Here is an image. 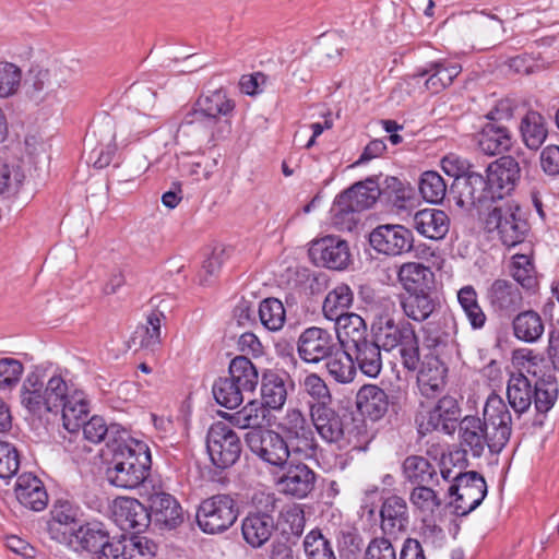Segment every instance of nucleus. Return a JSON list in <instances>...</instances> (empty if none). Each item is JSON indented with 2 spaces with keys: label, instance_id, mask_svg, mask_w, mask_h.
<instances>
[{
  "label": "nucleus",
  "instance_id": "nucleus-1",
  "mask_svg": "<svg viewBox=\"0 0 559 559\" xmlns=\"http://www.w3.org/2000/svg\"><path fill=\"white\" fill-rule=\"evenodd\" d=\"M456 429L461 449L450 453V461L466 467L467 453L478 459L486 447L491 454H499L506 448L512 432V416L503 400L492 393L486 401L483 418L467 415Z\"/></svg>",
  "mask_w": 559,
  "mask_h": 559
},
{
  "label": "nucleus",
  "instance_id": "nucleus-2",
  "mask_svg": "<svg viewBox=\"0 0 559 559\" xmlns=\"http://www.w3.org/2000/svg\"><path fill=\"white\" fill-rule=\"evenodd\" d=\"M397 277L405 290L399 295L400 305L408 319L424 322L441 309L435 273L429 266L417 262L404 263Z\"/></svg>",
  "mask_w": 559,
  "mask_h": 559
},
{
  "label": "nucleus",
  "instance_id": "nucleus-3",
  "mask_svg": "<svg viewBox=\"0 0 559 559\" xmlns=\"http://www.w3.org/2000/svg\"><path fill=\"white\" fill-rule=\"evenodd\" d=\"M107 455L105 476L107 481L118 488L135 489L148 477L152 457L148 445L130 435Z\"/></svg>",
  "mask_w": 559,
  "mask_h": 559
},
{
  "label": "nucleus",
  "instance_id": "nucleus-4",
  "mask_svg": "<svg viewBox=\"0 0 559 559\" xmlns=\"http://www.w3.org/2000/svg\"><path fill=\"white\" fill-rule=\"evenodd\" d=\"M385 310L394 307L390 298H383ZM370 333L377 340L384 352L399 349L402 366L408 371H415L420 364L419 337L416 334L414 325L405 320L395 321L388 312L376 314Z\"/></svg>",
  "mask_w": 559,
  "mask_h": 559
},
{
  "label": "nucleus",
  "instance_id": "nucleus-5",
  "mask_svg": "<svg viewBox=\"0 0 559 559\" xmlns=\"http://www.w3.org/2000/svg\"><path fill=\"white\" fill-rule=\"evenodd\" d=\"M236 103L225 88L202 93L183 115L180 127L199 124L211 132L213 141L225 140L231 132Z\"/></svg>",
  "mask_w": 559,
  "mask_h": 559
},
{
  "label": "nucleus",
  "instance_id": "nucleus-6",
  "mask_svg": "<svg viewBox=\"0 0 559 559\" xmlns=\"http://www.w3.org/2000/svg\"><path fill=\"white\" fill-rule=\"evenodd\" d=\"M378 179V176L368 177L335 197L330 214L332 224L337 229L352 231L359 222V214L381 198Z\"/></svg>",
  "mask_w": 559,
  "mask_h": 559
},
{
  "label": "nucleus",
  "instance_id": "nucleus-7",
  "mask_svg": "<svg viewBox=\"0 0 559 559\" xmlns=\"http://www.w3.org/2000/svg\"><path fill=\"white\" fill-rule=\"evenodd\" d=\"M455 163L456 173L453 174L454 180L449 194L459 207L468 212L476 210L480 214L481 210L489 209L498 201L488 173L483 175L476 171L469 163L465 165L459 159Z\"/></svg>",
  "mask_w": 559,
  "mask_h": 559
},
{
  "label": "nucleus",
  "instance_id": "nucleus-8",
  "mask_svg": "<svg viewBox=\"0 0 559 559\" xmlns=\"http://www.w3.org/2000/svg\"><path fill=\"white\" fill-rule=\"evenodd\" d=\"M344 346L352 354L359 370L370 377L379 376L382 368L381 345L368 332L365 320L356 313H349L347 324H344Z\"/></svg>",
  "mask_w": 559,
  "mask_h": 559
},
{
  "label": "nucleus",
  "instance_id": "nucleus-9",
  "mask_svg": "<svg viewBox=\"0 0 559 559\" xmlns=\"http://www.w3.org/2000/svg\"><path fill=\"white\" fill-rule=\"evenodd\" d=\"M45 388L46 413L62 414L63 427L71 433L79 432V419L88 411L90 401L82 390H71L60 376L51 377Z\"/></svg>",
  "mask_w": 559,
  "mask_h": 559
},
{
  "label": "nucleus",
  "instance_id": "nucleus-10",
  "mask_svg": "<svg viewBox=\"0 0 559 559\" xmlns=\"http://www.w3.org/2000/svg\"><path fill=\"white\" fill-rule=\"evenodd\" d=\"M278 502L274 493H254L252 510L241 522L242 537L252 548L263 546L276 530L275 513L278 511Z\"/></svg>",
  "mask_w": 559,
  "mask_h": 559
},
{
  "label": "nucleus",
  "instance_id": "nucleus-11",
  "mask_svg": "<svg viewBox=\"0 0 559 559\" xmlns=\"http://www.w3.org/2000/svg\"><path fill=\"white\" fill-rule=\"evenodd\" d=\"M441 477L452 481L448 489L450 497H455L451 502L456 516H466L476 510L487 496V483L481 474L476 471H460L452 476V471L447 467L440 468Z\"/></svg>",
  "mask_w": 559,
  "mask_h": 559
},
{
  "label": "nucleus",
  "instance_id": "nucleus-12",
  "mask_svg": "<svg viewBox=\"0 0 559 559\" xmlns=\"http://www.w3.org/2000/svg\"><path fill=\"white\" fill-rule=\"evenodd\" d=\"M484 225L488 233L497 231L500 241L508 248L524 242L530 231L525 213L514 201L493 206L488 212Z\"/></svg>",
  "mask_w": 559,
  "mask_h": 559
},
{
  "label": "nucleus",
  "instance_id": "nucleus-13",
  "mask_svg": "<svg viewBox=\"0 0 559 559\" xmlns=\"http://www.w3.org/2000/svg\"><path fill=\"white\" fill-rule=\"evenodd\" d=\"M239 514L236 500L224 493L201 501L197 510V523L205 534H218L231 527Z\"/></svg>",
  "mask_w": 559,
  "mask_h": 559
},
{
  "label": "nucleus",
  "instance_id": "nucleus-14",
  "mask_svg": "<svg viewBox=\"0 0 559 559\" xmlns=\"http://www.w3.org/2000/svg\"><path fill=\"white\" fill-rule=\"evenodd\" d=\"M206 449L213 465L227 469L239 461L242 443L233 428L223 421H216L207 431Z\"/></svg>",
  "mask_w": 559,
  "mask_h": 559
},
{
  "label": "nucleus",
  "instance_id": "nucleus-15",
  "mask_svg": "<svg viewBox=\"0 0 559 559\" xmlns=\"http://www.w3.org/2000/svg\"><path fill=\"white\" fill-rule=\"evenodd\" d=\"M277 432L287 444L289 454L311 457L316 454L317 442L311 425L299 409L288 411L277 426Z\"/></svg>",
  "mask_w": 559,
  "mask_h": 559
},
{
  "label": "nucleus",
  "instance_id": "nucleus-16",
  "mask_svg": "<svg viewBox=\"0 0 559 559\" xmlns=\"http://www.w3.org/2000/svg\"><path fill=\"white\" fill-rule=\"evenodd\" d=\"M243 440L250 452L269 465L284 468L290 457L282 435L275 430L266 428L247 430Z\"/></svg>",
  "mask_w": 559,
  "mask_h": 559
},
{
  "label": "nucleus",
  "instance_id": "nucleus-17",
  "mask_svg": "<svg viewBox=\"0 0 559 559\" xmlns=\"http://www.w3.org/2000/svg\"><path fill=\"white\" fill-rule=\"evenodd\" d=\"M341 344L344 343L338 335L323 328L310 326L300 333L297 353L302 361L316 365L331 357Z\"/></svg>",
  "mask_w": 559,
  "mask_h": 559
},
{
  "label": "nucleus",
  "instance_id": "nucleus-18",
  "mask_svg": "<svg viewBox=\"0 0 559 559\" xmlns=\"http://www.w3.org/2000/svg\"><path fill=\"white\" fill-rule=\"evenodd\" d=\"M308 254L316 266L335 271L347 269L352 262L348 242L334 235L313 240Z\"/></svg>",
  "mask_w": 559,
  "mask_h": 559
},
{
  "label": "nucleus",
  "instance_id": "nucleus-19",
  "mask_svg": "<svg viewBox=\"0 0 559 559\" xmlns=\"http://www.w3.org/2000/svg\"><path fill=\"white\" fill-rule=\"evenodd\" d=\"M369 243L379 253L396 257L413 249L414 237L403 225L384 224L369 234Z\"/></svg>",
  "mask_w": 559,
  "mask_h": 559
},
{
  "label": "nucleus",
  "instance_id": "nucleus-20",
  "mask_svg": "<svg viewBox=\"0 0 559 559\" xmlns=\"http://www.w3.org/2000/svg\"><path fill=\"white\" fill-rule=\"evenodd\" d=\"M533 377L536 380L532 384V403L534 402L536 414L532 420V427L537 429L544 426L547 413L557 401L559 389L551 370H534Z\"/></svg>",
  "mask_w": 559,
  "mask_h": 559
},
{
  "label": "nucleus",
  "instance_id": "nucleus-21",
  "mask_svg": "<svg viewBox=\"0 0 559 559\" xmlns=\"http://www.w3.org/2000/svg\"><path fill=\"white\" fill-rule=\"evenodd\" d=\"M485 173H488L489 182L498 200L511 195L521 180L520 164L511 155H502L489 163Z\"/></svg>",
  "mask_w": 559,
  "mask_h": 559
},
{
  "label": "nucleus",
  "instance_id": "nucleus-22",
  "mask_svg": "<svg viewBox=\"0 0 559 559\" xmlns=\"http://www.w3.org/2000/svg\"><path fill=\"white\" fill-rule=\"evenodd\" d=\"M151 523L159 530H176L183 523V510L179 501L170 493L156 491L148 497Z\"/></svg>",
  "mask_w": 559,
  "mask_h": 559
},
{
  "label": "nucleus",
  "instance_id": "nucleus-23",
  "mask_svg": "<svg viewBox=\"0 0 559 559\" xmlns=\"http://www.w3.org/2000/svg\"><path fill=\"white\" fill-rule=\"evenodd\" d=\"M90 409L82 414L79 419V430L82 429L84 439L91 443L106 442L107 453L112 450L120 442H124V439L130 432L119 424L107 425L102 416H93L88 420L86 417Z\"/></svg>",
  "mask_w": 559,
  "mask_h": 559
},
{
  "label": "nucleus",
  "instance_id": "nucleus-24",
  "mask_svg": "<svg viewBox=\"0 0 559 559\" xmlns=\"http://www.w3.org/2000/svg\"><path fill=\"white\" fill-rule=\"evenodd\" d=\"M285 472L278 479L282 491L292 497L306 498L316 486L317 474L307 464L288 460Z\"/></svg>",
  "mask_w": 559,
  "mask_h": 559
},
{
  "label": "nucleus",
  "instance_id": "nucleus-25",
  "mask_svg": "<svg viewBox=\"0 0 559 559\" xmlns=\"http://www.w3.org/2000/svg\"><path fill=\"white\" fill-rule=\"evenodd\" d=\"M114 518L123 531L144 532L151 524L148 508L135 498L120 497L114 503Z\"/></svg>",
  "mask_w": 559,
  "mask_h": 559
},
{
  "label": "nucleus",
  "instance_id": "nucleus-26",
  "mask_svg": "<svg viewBox=\"0 0 559 559\" xmlns=\"http://www.w3.org/2000/svg\"><path fill=\"white\" fill-rule=\"evenodd\" d=\"M486 299L493 312L499 316L510 317L523 305V296L518 284L503 278H497L491 283Z\"/></svg>",
  "mask_w": 559,
  "mask_h": 559
},
{
  "label": "nucleus",
  "instance_id": "nucleus-27",
  "mask_svg": "<svg viewBox=\"0 0 559 559\" xmlns=\"http://www.w3.org/2000/svg\"><path fill=\"white\" fill-rule=\"evenodd\" d=\"M456 320L450 311L443 312L438 320L424 328L425 346L436 355L444 354L455 343Z\"/></svg>",
  "mask_w": 559,
  "mask_h": 559
},
{
  "label": "nucleus",
  "instance_id": "nucleus-28",
  "mask_svg": "<svg viewBox=\"0 0 559 559\" xmlns=\"http://www.w3.org/2000/svg\"><path fill=\"white\" fill-rule=\"evenodd\" d=\"M356 406L359 413L371 421L382 419L390 408L394 409L390 395L377 384H365L358 390Z\"/></svg>",
  "mask_w": 559,
  "mask_h": 559
},
{
  "label": "nucleus",
  "instance_id": "nucleus-29",
  "mask_svg": "<svg viewBox=\"0 0 559 559\" xmlns=\"http://www.w3.org/2000/svg\"><path fill=\"white\" fill-rule=\"evenodd\" d=\"M462 67L447 59L429 61L424 67L417 68L414 78H425V87L432 94H437L449 87L461 73Z\"/></svg>",
  "mask_w": 559,
  "mask_h": 559
},
{
  "label": "nucleus",
  "instance_id": "nucleus-30",
  "mask_svg": "<svg viewBox=\"0 0 559 559\" xmlns=\"http://www.w3.org/2000/svg\"><path fill=\"white\" fill-rule=\"evenodd\" d=\"M310 416L317 432L328 443H336L344 438L346 414L341 415L332 404L312 408Z\"/></svg>",
  "mask_w": 559,
  "mask_h": 559
},
{
  "label": "nucleus",
  "instance_id": "nucleus-31",
  "mask_svg": "<svg viewBox=\"0 0 559 559\" xmlns=\"http://www.w3.org/2000/svg\"><path fill=\"white\" fill-rule=\"evenodd\" d=\"M461 407L455 397L445 395L429 412L426 423L428 431H441L452 435L460 423Z\"/></svg>",
  "mask_w": 559,
  "mask_h": 559
},
{
  "label": "nucleus",
  "instance_id": "nucleus-32",
  "mask_svg": "<svg viewBox=\"0 0 559 559\" xmlns=\"http://www.w3.org/2000/svg\"><path fill=\"white\" fill-rule=\"evenodd\" d=\"M14 491L19 502L33 511H41L48 504V493L43 481L32 473L17 477Z\"/></svg>",
  "mask_w": 559,
  "mask_h": 559
},
{
  "label": "nucleus",
  "instance_id": "nucleus-33",
  "mask_svg": "<svg viewBox=\"0 0 559 559\" xmlns=\"http://www.w3.org/2000/svg\"><path fill=\"white\" fill-rule=\"evenodd\" d=\"M290 377L285 371L265 369L261 374V401L271 409H281L287 399V382Z\"/></svg>",
  "mask_w": 559,
  "mask_h": 559
},
{
  "label": "nucleus",
  "instance_id": "nucleus-34",
  "mask_svg": "<svg viewBox=\"0 0 559 559\" xmlns=\"http://www.w3.org/2000/svg\"><path fill=\"white\" fill-rule=\"evenodd\" d=\"M45 378L46 370L40 367H34L23 381L20 391L21 403L32 415L40 416L43 413H46L44 388Z\"/></svg>",
  "mask_w": 559,
  "mask_h": 559
},
{
  "label": "nucleus",
  "instance_id": "nucleus-35",
  "mask_svg": "<svg viewBox=\"0 0 559 559\" xmlns=\"http://www.w3.org/2000/svg\"><path fill=\"white\" fill-rule=\"evenodd\" d=\"M381 530L386 535L405 532L409 524L408 507L402 497H388L380 510Z\"/></svg>",
  "mask_w": 559,
  "mask_h": 559
},
{
  "label": "nucleus",
  "instance_id": "nucleus-36",
  "mask_svg": "<svg viewBox=\"0 0 559 559\" xmlns=\"http://www.w3.org/2000/svg\"><path fill=\"white\" fill-rule=\"evenodd\" d=\"M512 139V132L508 126L486 122L477 133V145L485 155H501L511 150Z\"/></svg>",
  "mask_w": 559,
  "mask_h": 559
},
{
  "label": "nucleus",
  "instance_id": "nucleus-37",
  "mask_svg": "<svg viewBox=\"0 0 559 559\" xmlns=\"http://www.w3.org/2000/svg\"><path fill=\"white\" fill-rule=\"evenodd\" d=\"M413 227L428 239L441 240L449 231L450 218L442 210L424 209L415 213Z\"/></svg>",
  "mask_w": 559,
  "mask_h": 559
},
{
  "label": "nucleus",
  "instance_id": "nucleus-38",
  "mask_svg": "<svg viewBox=\"0 0 559 559\" xmlns=\"http://www.w3.org/2000/svg\"><path fill=\"white\" fill-rule=\"evenodd\" d=\"M402 475L414 486L438 484L437 467L423 455H408L402 463Z\"/></svg>",
  "mask_w": 559,
  "mask_h": 559
},
{
  "label": "nucleus",
  "instance_id": "nucleus-39",
  "mask_svg": "<svg viewBox=\"0 0 559 559\" xmlns=\"http://www.w3.org/2000/svg\"><path fill=\"white\" fill-rule=\"evenodd\" d=\"M448 367L438 358L423 365L417 380L421 394L426 397H435L441 393L447 384Z\"/></svg>",
  "mask_w": 559,
  "mask_h": 559
},
{
  "label": "nucleus",
  "instance_id": "nucleus-40",
  "mask_svg": "<svg viewBox=\"0 0 559 559\" xmlns=\"http://www.w3.org/2000/svg\"><path fill=\"white\" fill-rule=\"evenodd\" d=\"M519 129L524 145L534 151L544 144L548 135L546 119L536 110H528L524 115Z\"/></svg>",
  "mask_w": 559,
  "mask_h": 559
},
{
  "label": "nucleus",
  "instance_id": "nucleus-41",
  "mask_svg": "<svg viewBox=\"0 0 559 559\" xmlns=\"http://www.w3.org/2000/svg\"><path fill=\"white\" fill-rule=\"evenodd\" d=\"M509 405L520 418L532 405V382L523 373L512 374L507 385Z\"/></svg>",
  "mask_w": 559,
  "mask_h": 559
},
{
  "label": "nucleus",
  "instance_id": "nucleus-42",
  "mask_svg": "<svg viewBox=\"0 0 559 559\" xmlns=\"http://www.w3.org/2000/svg\"><path fill=\"white\" fill-rule=\"evenodd\" d=\"M354 294L346 284H340L328 293L323 301L322 310L324 317L331 321H340L343 317L348 318V309L352 307Z\"/></svg>",
  "mask_w": 559,
  "mask_h": 559
},
{
  "label": "nucleus",
  "instance_id": "nucleus-43",
  "mask_svg": "<svg viewBox=\"0 0 559 559\" xmlns=\"http://www.w3.org/2000/svg\"><path fill=\"white\" fill-rule=\"evenodd\" d=\"M343 346L344 344H341L337 350H334L332 356L324 361L329 376L337 383L345 384L355 379L357 370L352 354Z\"/></svg>",
  "mask_w": 559,
  "mask_h": 559
},
{
  "label": "nucleus",
  "instance_id": "nucleus-44",
  "mask_svg": "<svg viewBox=\"0 0 559 559\" xmlns=\"http://www.w3.org/2000/svg\"><path fill=\"white\" fill-rule=\"evenodd\" d=\"M514 336L525 343H535L544 333V322L534 310L519 312L512 320Z\"/></svg>",
  "mask_w": 559,
  "mask_h": 559
},
{
  "label": "nucleus",
  "instance_id": "nucleus-45",
  "mask_svg": "<svg viewBox=\"0 0 559 559\" xmlns=\"http://www.w3.org/2000/svg\"><path fill=\"white\" fill-rule=\"evenodd\" d=\"M165 314L159 310H153L146 318V324L138 326L131 341L134 345L139 344L140 348L155 350L160 345V326L165 320Z\"/></svg>",
  "mask_w": 559,
  "mask_h": 559
},
{
  "label": "nucleus",
  "instance_id": "nucleus-46",
  "mask_svg": "<svg viewBox=\"0 0 559 559\" xmlns=\"http://www.w3.org/2000/svg\"><path fill=\"white\" fill-rule=\"evenodd\" d=\"M228 376L246 392H253L260 380L257 367L243 355L233 358L228 366Z\"/></svg>",
  "mask_w": 559,
  "mask_h": 559
},
{
  "label": "nucleus",
  "instance_id": "nucleus-47",
  "mask_svg": "<svg viewBox=\"0 0 559 559\" xmlns=\"http://www.w3.org/2000/svg\"><path fill=\"white\" fill-rule=\"evenodd\" d=\"M457 300L463 309L471 328L480 330L487 322V316L478 302V295L472 285H466L457 292Z\"/></svg>",
  "mask_w": 559,
  "mask_h": 559
},
{
  "label": "nucleus",
  "instance_id": "nucleus-48",
  "mask_svg": "<svg viewBox=\"0 0 559 559\" xmlns=\"http://www.w3.org/2000/svg\"><path fill=\"white\" fill-rule=\"evenodd\" d=\"M245 392L229 376L219 377L212 385L215 402L227 409L238 407L243 402Z\"/></svg>",
  "mask_w": 559,
  "mask_h": 559
},
{
  "label": "nucleus",
  "instance_id": "nucleus-49",
  "mask_svg": "<svg viewBox=\"0 0 559 559\" xmlns=\"http://www.w3.org/2000/svg\"><path fill=\"white\" fill-rule=\"evenodd\" d=\"M418 189L425 201L438 204L447 195L448 186L438 171L427 170L420 175Z\"/></svg>",
  "mask_w": 559,
  "mask_h": 559
},
{
  "label": "nucleus",
  "instance_id": "nucleus-50",
  "mask_svg": "<svg viewBox=\"0 0 559 559\" xmlns=\"http://www.w3.org/2000/svg\"><path fill=\"white\" fill-rule=\"evenodd\" d=\"M270 411L271 408L262 401L253 400L235 413L233 418L238 426L248 430L264 428L262 424L269 416Z\"/></svg>",
  "mask_w": 559,
  "mask_h": 559
},
{
  "label": "nucleus",
  "instance_id": "nucleus-51",
  "mask_svg": "<svg viewBox=\"0 0 559 559\" xmlns=\"http://www.w3.org/2000/svg\"><path fill=\"white\" fill-rule=\"evenodd\" d=\"M304 550L308 559H336L331 540L318 527L305 536Z\"/></svg>",
  "mask_w": 559,
  "mask_h": 559
},
{
  "label": "nucleus",
  "instance_id": "nucleus-52",
  "mask_svg": "<svg viewBox=\"0 0 559 559\" xmlns=\"http://www.w3.org/2000/svg\"><path fill=\"white\" fill-rule=\"evenodd\" d=\"M381 198L391 202L396 207H405L406 202L413 199L414 189L409 183L403 182L397 177H385L382 185H380Z\"/></svg>",
  "mask_w": 559,
  "mask_h": 559
},
{
  "label": "nucleus",
  "instance_id": "nucleus-53",
  "mask_svg": "<svg viewBox=\"0 0 559 559\" xmlns=\"http://www.w3.org/2000/svg\"><path fill=\"white\" fill-rule=\"evenodd\" d=\"M259 318L262 325L270 331L282 329L286 319L282 301L274 297L263 299L259 306Z\"/></svg>",
  "mask_w": 559,
  "mask_h": 559
},
{
  "label": "nucleus",
  "instance_id": "nucleus-54",
  "mask_svg": "<svg viewBox=\"0 0 559 559\" xmlns=\"http://www.w3.org/2000/svg\"><path fill=\"white\" fill-rule=\"evenodd\" d=\"M304 391L309 395V408L316 409L318 406L333 404L332 394L325 381L317 373L306 376L301 383Z\"/></svg>",
  "mask_w": 559,
  "mask_h": 559
},
{
  "label": "nucleus",
  "instance_id": "nucleus-55",
  "mask_svg": "<svg viewBox=\"0 0 559 559\" xmlns=\"http://www.w3.org/2000/svg\"><path fill=\"white\" fill-rule=\"evenodd\" d=\"M25 175L17 164L0 159V195L11 198L19 193Z\"/></svg>",
  "mask_w": 559,
  "mask_h": 559
},
{
  "label": "nucleus",
  "instance_id": "nucleus-56",
  "mask_svg": "<svg viewBox=\"0 0 559 559\" xmlns=\"http://www.w3.org/2000/svg\"><path fill=\"white\" fill-rule=\"evenodd\" d=\"M340 555L344 559H356L364 548V539L354 526H343L336 534Z\"/></svg>",
  "mask_w": 559,
  "mask_h": 559
},
{
  "label": "nucleus",
  "instance_id": "nucleus-57",
  "mask_svg": "<svg viewBox=\"0 0 559 559\" xmlns=\"http://www.w3.org/2000/svg\"><path fill=\"white\" fill-rule=\"evenodd\" d=\"M52 523L49 524V531L53 533V524L60 525H72V527L76 528L81 521V511L78 506H74L72 502L68 500H58L50 511Z\"/></svg>",
  "mask_w": 559,
  "mask_h": 559
},
{
  "label": "nucleus",
  "instance_id": "nucleus-58",
  "mask_svg": "<svg viewBox=\"0 0 559 559\" xmlns=\"http://www.w3.org/2000/svg\"><path fill=\"white\" fill-rule=\"evenodd\" d=\"M512 277L526 290H535L537 278L534 275V265L525 254H515L512 262Z\"/></svg>",
  "mask_w": 559,
  "mask_h": 559
},
{
  "label": "nucleus",
  "instance_id": "nucleus-59",
  "mask_svg": "<svg viewBox=\"0 0 559 559\" xmlns=\"http://www.w3.org/2000/svg\"><path fill=\"white\" fill-rule=\"evenodd\" d=\"M409 500L426 514H433L442 504L437 492L427 484L415 486L411 492Z\"/></svg>",
  "mask_w": 559,
  "mask_h": 559
},
{
  "label": "nucleus",
  "instance_id": "nucleus-60",
  "mask_svg": "<svg viewBox=\"0 0 559 559\" xmlns=\"http://www.w3.org/2000/svg\"><path fill=\"white\" fill-rule=\"evenodd\" d=\"M119 539H122V545L126 547V557L132 554L136 556V559H152L158 549L157 544L152 539L139 534H133L130 538L120 534Z\"/></svg>",
  "mask_w": 559,
  "mask_h": 559
},
{
  "label": "nucleus",
  "instance_id": "nucleus-61",
  "mask_svg": "<svg viewBox=\"0 0 559 559\" xmlns=\"http://www.w3.org/2000/svg\"><path fill=\"white\" fill-rule=\"evenodd\" d=\"M23 364L15 358H0V392L12 391L21 380Z\"/></svg>",
  "mask_w": 559,
  "mask_h": 559
},
{
  "label": "nucleus",
  "instance_id": "nucleus-62",
  "mask_svg": "<svg viewBox=\"0 0 559 559\" xmlns=\"http://www.w3.org/2000/svg\"><path fill=\"white\" fill-rule=\"evenodd\" d=\"M22 78L19 67L11 62H0V97L16 93Z\"/></svg>",
  "mask_w": 559,
  "mask_h": 559
},
{
  "label": "nucleus",
  "instance_id": "nucleus-63",
  "mask_svg": "<svg viewBox=\"0 0 559 559\" xmlns=\"http://www.w3.org/2000/svg\"><path fill=\"white\" fill-rule=\"evenodd\" d=\"M516 109V100L512 98H503L496 103V105L485 115V118L488 120L487 123L508 126V122L513 120Z\"/></svg>",
  "mask_w": 559,
  "mask_h": 559
},
{
  "label": "nucleus",
  "instance_id": "nucleus-64",
  "mask_svg": "<svg viewBox=\"0 0 559 559\" xmlns=\"http://www.w3.org/2000/svg\"><path fill=\"white\" fill-rule=\"evenodd\" d=\"M20 467V456L15 447L0 441V478H11Z\"/></svg>",
  "mask_w": 559,
  "mask_h": 559
}]
</instances>
